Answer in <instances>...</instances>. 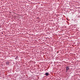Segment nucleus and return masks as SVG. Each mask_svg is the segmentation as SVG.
Segmentation results:
<instances>
[{
	"instance_id": "obj_3",
	"label": "nucleus",
	"mask_w": 80,
	"mask_h": 80,
	"mask_svg": "<svg viewBox=\"0 0 80 80\" xmlns=\"http://www.w3.org/2000/svg\"><path fill=\"white\" fill-rule=\"evenodd\" d=\"M6 64H7V65H8V64H9V62H7Z\"/></svg>"
},
{
	"instance_id": "obj_4",
	"label": "nucleus",
	"mask_w": 80,
	"mask_h": 80,
	"mask_svg": "<svg viewBox=\"0 0 80 80\" xmlns=\"http://www.w3.org/2000/svg\"><path fill=\"white\" fill-rule=\"evenodd\" d=\"M18 57V56L16 57V58H17Z\"/></svg>"
},
{
	"instance_id": "obj_1",
	"label": "nucleus",
	"mask_w": 80,
	"mask_h": 80,
	"mask_svg": "<svg viewBox=\"0 0 80 80\" xmlns=\"http://www.w3.org/2000/svg\"><path fill=\"white\" fill-rule=\"evenodd\" d=\"M66 68L67 71H68V70H70V68L68 66L66 67Z\"/></svg>"
},
{
	"instance_id": "obj_2",
	"label": "nucleus",
	"mask_w": 80,
	"mask_h": 80,
	"mask_svg": "<svg viewBox=\"0 0 80 80\" xmlns=\"http://www.w3.org/2000/svg\"><path fill=\"white\" fill-rule=\"evenodd\" d=\"M45 75L46 76H48L49 75V73L48 72H46L45 73Z\"/></svg>"
}]
</instances>
